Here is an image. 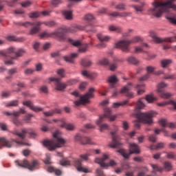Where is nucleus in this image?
Instances as JSON below:
<instances>
[{
	"label": "nucleus",
	"instance_id": "48",
	"mask_svg": "<svg viewBox=\"0 0 176 176\" xmlns=\"http://www.w3.org/2000/svg\"><path fill=\"white\" fill-rule=\"evenodd\" d=\"M151 166L152 167L154 173H156V171H163V168L159 166L157 164H151Z\"/></svg>",
	"mask_w": 176,
	"mask_h": 176
},
{
	"label": "nucleus",
	"instance_id": "31",
	"mask_svg": "<svg viewBox=\"0 0 176 176\" xmlns=\"http://www.w3.org/2000/svg\"><path fill=\"white\" fill-rule=\"evenodd\" d=\"M47 171L49 173H54L55 175L60 176L61 174H63V172L61 170L56 168L55 167L53 166H50L47 168Z\"/></svg>",
	"mask_w": 176,
	"mask_h": 176
},
{
	"label": "nucleus",
	"instance_id": "11",
	"mask_svg": "<svg viewBox=\"0 0 176 176\" xmlns=\"http://www.w3.org/2000/svg\"><path fill=\"white\" fill-rule=\"evenodd\" d=\"M105 118L109 119L110 122H113L116 118H118V116H112V111H111V109L106 108L104 109V114L99 118V119L96 121V124L100 126L101 123L104 122V119H105Z\"/></svg>",
	"mask_w": 176,
	"mask_h": 176
},
{
	"label": "nucleus",
	"instance_id": "28",
	"mask_svg": "<svg viewBox=\"0 0 176 176\" xmlns=\"http://www.w3.org/2000/svg\"><path fill=\"white\" fill-rule=\"evenodd\" d=\"M166 105H173L174 109H176V102L174 100H169L157 103L158 107H166Z\"/></svg>",
	"mask_w": 176,
	"mask_h": 176
},
{
	"label": "nucleus",
	"instance_id": "52",
	"mask_svg": "<svg viewBox=\"0 0 176 176\" xmlns=\"http://www.w3.org/2000/svg\"><path fill=\"white\" fill-rule=\"evenodd\" d=\"M134 52L136 54H138L140 53H148L147 52H145L144 51V50L142 49V47H134Z\"/></svg>",
	"mask_w": 176,
	"mask_h": 176
},
{
	"label": "nucleus",
	"instance_id": "23",
	"mask_svg": "<svg viewBox=\"0 0 176 176\" xmlns=\"http://www.w3.org/2000/svg\"><path fill=\"white\" fill-rule=\"evenodd\" d=\"M61 124L60 125V127L62 129H66V130H69L70 131H72L75 129V126L72 124H68L65 122V120L61 119L60 120Z\"/></svg>",
	"mask_w": 176,
	"mask_h": 176
},
{
	"label": "nucleus",
	"instance_id": "30",
	"mask_svg": "<svg viewBox=\"0 0 176 176\" xmlns=\"http://www.w3.org/2000/svg\"><path fill=\"white\" fill-rule=\"evenodd\" d=\"M83 30H85V28L84 27H82V26H80V25H73V26H72V27H70L68 30H67V31L69 32H72V33H74V32H78V31H83Z\"/></svg>",
	"mask_w": 176,
	"mask_h": 176
},
{
	"label": "nucleus",
	"instance_id": "14",
	"mask_svg": "<svg viewBox=\"0 0 176 176\" xmlns=\"http://www.w3.org/2000/svg\"><path fill=\"white\" fill-rule=\"evenodd\" d=\"M25 53H27V51L25 49H19L17 51H16L15 56L10 57V60H5L4 64L6 65H14V62H13V60H17V58L23 57Z\"/></svg>",
	"mask_w": 176,
	"mask_h": 176
},
{
	"label": "nucleus",
	"instance_id": "8",
	"mask_svg": "<svg viewBox=\"0 0 176 176\" xmlns=\"http://www.w3.org/2000/svg\"><path fill=\"white\" fill-rule=\"evenodd\" d=\"M15 164L18 166V167L28 168L30 171H34L39 167V162L37 160H33L30 163L27 160H16Z\"/></svg>",
	"mask_w": 176,
	"mask_h": 176
},
{
	"label": "nucleus",
	"instance_id": "56",
	"mask_svg": "<svg viewBox=\"0 0 176 176\" xmlns=\"http://www.w3.org/2000/svg\"><path fill=\"white\" fill-rule=\"evenodd\" d=\"M109 17H120V12H111L108 14Z\"/></svg>",
	"mask_w": 176,
	"mask_h": 176
},
{
	"label": "nucleus",
	"instance_id": "10",
	"mask_svg": "<svg viewBox=\"0 0 176 176\" xmlns=\"http://www.w3.org/2000/svg\"><path fill=\"white\" fill-rule=\"evenodd\" d=\"M67 32V30L65 29H58L54 32L49 33L47 32H43L40 34V38H50V36H56V38H59L60 41H65V34Z\"/></svg>",
	"mask_w": 176,
	"mask_h": 176
},
{
	"label": "nucleus",
	"instance_id": "7",
	"mask_svg": "<svg viewBox=\"0 0 176 176\" xmlns=\"http://www.w3.org/2000/svg\"><path fill=\"white\" fill-rule=\"evenodd\" d=\"M129 148V152L127 151V150H124L123 148L118 150L117 152L120 153V155H122V156H123L125 159H129V157H130V156L134 153H141V151H140V146H138V145H137L135 143H130Z\"/></svg>",
	"mask_w": 176,
	"mask_h": 176
},
{
	"label": "nucleus",
	"instance_id": "33",
	"mask_svg": "<svg viewBox=\"0 0 176 176\" xmlns=\"http://www.w3.org/2000/svg\"><path fill=\"white\" fill-rule=\"evenodd\" d=\"M80 65L85 67H91L93 62L90 60H87V58H82L81 59Z\"/></svg>",
	"mask_w": 176,
	"mask_h": 176
},
{
	"label": "nucleus",
	"instance_id": "25",
	"mask_svg": "<svg viewBox=\"0 0 176 176\" xmlns=\"http://www.w3.org/2000/svg\"><path fill=\"white\" fill-rule=\"evenodd\" d=\"M0 144H3L2 146H0V149H2L3 146H6V148H12V142H10L9 140L6 139L5 138H0Z\"/></svg>",
	"mask_w": 176,
	"mask_h": 176
},
{
	"label": "nucleus",
	"instance_id": "60",
	"mask_svg": "<svg viewBox=\"0 0 176 176\" xmlns=\"http://www.w3.org/2000/svg\"><path fill=\"white\" fill-rule=\"evenodd\" d=\"M108 129H109V125H108V124H102L100 125V131L101 132L108 130Z\"/></svg>",
	"mask_w": 176,
	"mask_h": 176
},
{
	"label": "nucleus",
	"instance_id": "53",
	"mask_svg": "<svg viewBox=\"0 0 176 176\" xmlns=\"http://www.w3.org/2000/svg\"><path fill=\"white\" fill-rule=\"evenodd\" d=\"M81 74L82 76H86V78H89V79H93V74L89 73L87 70H83Z\"/></svg>",
	"mask_w": 176,
	"mask_h": 176
},
{
	"label": "nucleus",
	"instance_id": "35",
	"mask_svg": "<svg viewBox=\"0 0 176 176\" xmlns=\"http://www.w3.org/2000/svg\"><path fill=\"white\" fill-rule=\"evenodd\" d=\"M168 85L164 82H160L157 86V93H160L161 91H164L163 89H165V87H167Z\"/></svg>",
	"mask_w": 176,
	"mask_h": 176
},
{
	"label": "nucleus",
	"instance_id": "50",
	"mask_svg": "<svg viewBox=\"0 0 176 176\" xmlns=\"http://www.w3.org/2000/svg\"><path fill=\"white\" fill-rule=\"evenodd\" d=\"M60 166L65 167V166H71V162L66 159H63L60 161Z\"/></svg>",
	"mask_w": 176,
	"mask_h": 176
},
{
	"label": "nucleus",
	"instance_id": "41",
	"mask_svg": "<svg viewBox=\"0 0 176 176\" xmlns=\"http://www.w3.org/2000/svg\"><path fill=\"white\" fill-rule=\"evenodd\" d=\"M127 61L128 63H130V64H133L135 65H136V64H138V63H140V61H138V60H137V58H135L134 56H130L127 58Z\"/></svg>",
	"mask_w": 176,
	"mask_h": 176
},
{
	"label": "nucleus",
	"instance_id": "9",
	"mask_svg": "<svg viewBox=\"0 0 176 176\" xmlns=\"http://www.w3.org/2000/svg\"><path fill=\"white\" fill-rule=\"evenodd\" d=\"M43 23L41 21L19 23V25H23L26 28H30L29 32L30 35H36V34H38L41 31V25Z\"/></svg>",
	"mask_w": 176,
	"mask_h": 176
},
{
	"label": "nucleus",
	"instance_id": "36",
	"mask_svg": "<svg viewBox=\"0 0 176 176\" xmlns=\"http://www.w3.org/2000/svg\"><path fill=\"white\" fill-rule=\"evenodd\" d=\"M144 5L145 4L144 3H142L141 6L133 5V6H132V8L134 9V10H135V12L137 13H142V12H144Z\"/></svg>",
	"mask_w": 176,
	"mask_h": 176
},
{
	"label": "nucleus",
	"instance_id": "58",
	"mask_svg": "<svg viewBox=\"0 0 176 176\" xmlns=\"http://www.w3.org/2000/svg\"><path fill=\"white\" fill-rule=\"evenodd\" d=\"M17 105H19V101H17V100H12L11 102H9L6 104V107H17Z\"/></svg>",
	"mask_w": 176,
	"mask_h": 176
},
{
	"label": "nucleus",
	"instance_id": "37",
	"mask_svg": "<svg viewBox=\"0 0 176 176\" xmlns=\"http://www.w3.org/2000/svg\"><path fill=\"white\" fill-rule=\"evenodd\" d=\"M97 38L100 42H108V41L111 39V37L109 36H104L102 34H98L97 35Z\"/></svg>",
	"mask_w": 176,
	"mask_h": 176
},
{
	"label": "nucleus",
	"instance_id": "55",
	"mask_svg": "<svg viewBox=\"0 0 176 176\" xmlns=\"http://www.w3.org/2000/svg\"><path fill=\"white\" fill-rule=\"evenodd\" d=\"M115 9H117V10H126V5L124 3L117 4L115 6Z\"/></svg>",
	"mask_w": 176,
	"mask_h": 176
},
{
	"label": "nucleus",
	"instance_id": "49",
	"mask_svg": "<svg viewBox=\"0 0 176 176\" xmlns=\"http://www.w3.org/2000/svg\"><path fill=\"white\" fill-rule=\"evenodd\" d=\"M129 102V100H125L121 103L119 102H114L113 104V108H119V107L123 106V105H126V104H127Z\"/></svg>",
	"mask_w": 176,
	"mask_h": 176
},
{
	"label": "nucleus",
	"instance_id": "38",
	"mask_svg": "<svg viewBox=\"0 0 176 176\" xmlns=\"http://www.w3.org/2000/svg\"><path fill=\"white\" fill-rule=\"evenodd\" d=\"M163 148H164V143L163 142L158 143L156 146H154V145L150 146V149L151 151H153L155 149H163Z\"/></svg>",
	"mask_w": 176,
	"mask_h": 176
},
{
	"label": "nucleus",
	"instance_id": "64",
	"mask_svg": "<svg viewBox=\"0 0 176 176\" xmlns=\"http://www.w3.org/2000/svg\"><path fill=\"white\" fill-rule=\"evenodd\" d=\"M96 176H107L101 168L96 169Z\"/></svg>",
	"mask_w": 176,
	"mask_h": 176
},
{
	"label": "nucleus",
	"instance_id": "19",
	"mask_svg": "<svg viewBox=\"0 0 176 176\" xmlns=\"http://www.w3.org/2000/svg\"><path fill=\"white\" fill-rule=\"evenodd\" d=\"M23 104L30 108L32 111H34V112H41L43 111V108L34 105V103L30 100L23 101Z\"/></svg>",
	"mask_w": 176,
	"mask_h": 176
},
{
	"label": "nucleus",
	"instance_id": "43",
	"mask_svg": "<svg viewBox=\"0 0 176 176\" xmlns=\"http://www.w3.org/2000/svg\"><path fill=\"white\" fill-rule=\"evenodd\" d=\"M5 115H6L7 116H14V118H19V116H20V112L19 111H13L12 113L6 111L5 113Z\"/></svg>",
	"mask_w": 176,
	"mask_h": 176
},
{
	"label": "nucleus",
	"instance_id": "13",
	"mask_svg": "<svg viewBox=\"0 0 176 176\" xmlns=\"http://www.w3.org/2000/svg\"><path fill=\"white\" fill-rule=\"evenodd\" d=\"M150 36L153 38L154 42L155 43H163V42H170V43H173L174 42H176V36L173 37H167L164 38H160L156 35V33L153 31L150 32Z\"/></svg>",
	"mask_w": 176,
	"mask_h": 176
},
{
	"label": "nucleus",
	"instance_id": "12",
	"mask_svg": "<svg viewBox=\"0 0 176 176\" xmlns=\"http://www.w3.org/2000/svg\"><path fill=\"white\" fill-rule=\"evenodd\" d=\"M109 156L108 155H103L102 158H96L95 163H97L98 164H100V167H102L103 168H108L109 166L111 167H113V166H116V162L114 160H110L109 163H105V160L108 159Z\"/></svg>",
	"mask_w": 176,
	"mask_h": 176
},
{
	"label": "nucleus",
	"instance_id": "17",
	"mask_svg": "<svg viewBox=\"0 0 176 176\" xmlns=\"http://www.w3.org/2000/svg\"><path fill=\"white\" fill-rule=\"evenodd\" d=\"M133 89V83L129 82L126 85L122 87L120 93L121 94H126V96L129 98H133L134 97V94L130 91Z\"/></svg>",
	"mask_w": 176,
	"mask_h": 176
},
{
	"label": "nucleus",
	"instance_id": "32",
	"mask_svg": "<svg viewBox=\"0 0 176 176\" xmlns=\"http://www.w3.org/2000/svg\"><path fill=\"white\" fill-rule=\"evenodd\" d=\"M65 39L62 41H68V42L71 43L73 46H75L76 47H80L82 45V43H80V41H74L72 38H67V34H65Z\"/></svg>",
	"mask_w": 176,
	"mask_h": 176
},
{
	"label": "nucleus",
	"instance_id": "22",
	"mask_svg": "<svg viewBox=\"0 0 176 176\" xmlns=\"http://www.w3.org/2000/svg\"><path fill=\"white\" fill-rule=\"evenodd\" d=\"M50 13L51 12H49V11H43L41 13L38 12H34L29 14V17L30 19H38V17L41 16V14H43V16H49Z\"/></svg>",
	"mask_w": 176,
	"mask_h": 176
},
{
	"label": "nucleus",
	"instance_id": "46",
	"mask_svg": "<svg viewBox=\"0 0 176 176\" xmlns=\"http://www.w3.org/2000/svg\"><path fill=\"white\" fill-rule=\"evenodd\" d=\"M118 77H116L115 75H113L109 78V83H111L113 85L118 83Z\"/></svg>",
	"mask_w": 176,
	"mask_h": 176
},
{
	"label": "nucleus",
	"instance_id": "45",
	"mask_svg": "<svg viewBox=\"0 0 176 176\" xmlns=\"http://www.w3.org/2000/svg\"><path fill=\"white\" fill-rule=\"evenodd\" d=\"M169 64H171V60L170 59H165L161 60V65L162 68H166V67H167V65H168Z\"/></svg>",
	"mask_w": 176,
	"mask_h": 176
},
{
	"label": "nucleus",
	"instance_id": "2",
	"mask_svg": "<svg viewBox=\"0 0 176 176\" xmlns=\"http://www.w3.org/2000/svg\"><path fill=\"white\" fill-rule=\"evenodd\" d=\"M157 115L156 111H150L148 113L139 112L136 114L138 121H135L134 126L135 129H140L141 127L140 123H144L145 124H152L153 123V118H155Z\"/></svg>",
	"mask_w": 176,
	"mask_h": 176
},
{
	"label": "nucleus",
	"instance_id": "51",
	"mask_svg": "<svg viewBox=\"0 0 176 176\" xmlns=\"http://www.w3.org/2000/svg\"><path fill=\"white\" fill-rule=\"evenodd\" d=\"M22 8H30L32 5V1L27 0L21 3Z\"/></svg>",
	"mask_w": 176,
	"mask_h": 176
},
{
	"label": "nucleus",
	"instance_id": "61",
	"mask_svg": "<svg viewBox=\"0 0 176 176\" xmlns=\"http://www.w3.org/2000/svg\"><path fill=\"white\" fill-rule=\"evenodd\" d=\"M51 3L53 6H58V5H61V3H63V0H52Z\"/></svg>",
	"mask_w": 176,
	"mask_h": 176
},
{
	"label": "nucleus",
	"instance_id": "3",
	"mask_svg": "<svg viewBox=\"0 0 176 176\" xmlns=\"http://www.w3.org/2000/svg\"><path fill=\"white\" fill-rule=\"evenodd\" d=\"M94 91H96V89L91 87L89 89L87 93L80 96L78 91H73L72 93V96H74V97H80L79 100L74 102V105L76 107H79V105H86V104H89L90 102V98H93V97H94Z\"/></svg>",
	"mask_w": 176,
	"mask_h": 176
},
{
	"label": "nucleus",
	"instance_id": "6",
	"mask_svg": "<svg viewBox=\"0 0 176 176\" xmlns=\"http://www.w3.org/2000/svg\"><path fill=\"white\" fill-rule=\"evenodd\" d=\"M90 156V153H87L85 154H82L79 155L80 159H74L73 162L76 167L77 170L81 173H90L89 169L87 167L83 166L82 163L83 162H87L89 160V157Z\"/></svg>",
	"mask_w": 176,
	"mask_h": 176
},
{
	"label": "nucleus",
	"instance_id": "21",
	"mask_svg": "<svg viewBox=\"0 0 176 176\" xmlns=\"http://www.w3.org/2000/svg\"><path fill=\"white\" fill-rule=\"evenodd\" d=\"M156 69V68L153 66H148L146 68V70L147 72V74L144 76H143L142 77H141L139 80L140 82H144V80H146L147 79H149V76H151L149 74H152V72H153Z\"/></svg>",
	"mask_w": 176,
	"mask_h": 176
},
{
	"label": "nucleus",
	"instance_id": "26",
	"mask_svg": "<svg viewBox=\"0 0 176 176\" xmlns=\"http://www.w3.org/2000/svg\"><path fill=\"white\" fill-rule=\"evenodd\" d=\"M108 30H109V31L117 32V34H120V33L123 32V28H122V27L115 26L113 25H109Z\"/></svg>",
	"mask_w": 176,
	"mask_h": 176
},
{
	"label": "nucleus",
	"instance_id": "15",
	"mask_svg": "<svg viewBox=\"0 0 176 176\" xmlns=\"http://www.w3.org/2000/svg\"><path fill=\"white\" fill-rule=\"evenodd\" d=\"M50 82H54L56 90L58 91H64L67 88V84L61 82V78H60L52 77L50 78Z\"/></svg>",
	"mask_w": 176,
	"mask_h": 176
},
{
	"label": "nucleus",
	"instance_id": "42",
	"mask_svg": "<svg viewBox=\"0 0 176 176\" xmlns=\"http://www.w3.org/2000/svg\"><path fill=\"white\" fill-rule=\"evenodd\" d=\"M164 167L166 171H171L173 170V164L170 162H165L164 164Z\"/></svg>",
	"mask_w": 176,
	"mask_h": 176
},
{
	"label": "nucleus",
	"instance_id": "59",
	"mask_svg": "<svg viewBox=\"0 0 176 176\" xmlns=\"http://www.w3.org/2000/svg\"><path fill=\"white\" fill-rule=\"evenodd\" d=\"M98 64L100 65H108V64H109V60H108L107 58H103L99 60Z\"/></svg>",
	"mask_w": 176,
	"mask_h": 176
},
{
	"label": "nucleus",
	"instance_id": "54",
	"mask_svg": "<svg viewBox=\"0 0 176 176\" xmlns=\"http://www.w3.org/2000/svg\"><path fill=\"white\" fill-rule=\"evenodd\" d=\"M78 52L80 53H86V52H87V44H81V46L78 49Z\"/></svg>",
	"mask_w": 176,
	"mask_h": 176
},
{
	"label": "nucleus",
	"instance_id": "18",
	"mask_svg": "<svg viewBox=\"0 0 176 176\" xmlns=\"http://www.w3.org/2000/svg\"><path fill=\"white\" fill-rule=\"evenodd\" d=\"M112 136V142L110 144L111 148H120L122 143H120L119 136L116 135V131L111 132Z\"/></svg>",
	"mask_w": 176,
	"mask_h": 176
},
{
	"label": "nucleus",
	"instance_id": "57",
	"mask_svg": "<svg viewBox=\"0 0 176 176\" xmlns=\"http://www.w3.org/2000/svg\"><path fill=\"white\" fill-rule=\"evenodd\" d=\"M44 163L45 164H52V157H50V154H46V157Z\"/></svg>",
	"mask_w": 176,
	"mask_h": 176
},
{
	"label": "nucleus",
	"instance_id": "1",
	"mask_svg": "<svg viewBox=\"0 0 176 176\" xmlns=\"http://www.w3.org/2000/svg\"><path fill=\"white\" fill-rule=\"evenodd\" d=\"M54 140H45L43 145L50 151H55L57 148H61L65 144V140L60 137V132L58 131L53 134Z\"/></svg>",
	"mask_w": 176,
	"mask_h": 176
},
{
	"label": "nucleus",
	"instance_id": "27",
	"mask_svg": "<svg viewBox=\"0 0 176 176\" xmlns=\"http://www.w3.org/2000/svg\"><path fill=\"white\" fill-rule=\"evenodd\" d=\"M78 57V54H72L67 56H63V60L66 61V63H70L71 64H73L74 60Z\"/></svg>",
	"mask_w": 176,
	"mask_h": 176
},
{
	"label": "nucleus",
	"instance_id": "63",
	"mask_svg": "<svg viewBox=\"0 0 176 176\" xmlns=\"http://www.w3.org/2000/svg\"><path fill=\"white\" fill-rule=\"evenodd\" d=\"M110 71H115L118 68V64L111 63L109 65Z\"/></svg>",
	"mask_w": 176,
	"mask_h": 176
},
{
	"label": "nucleus",
	"instance_id": "47",
	"mask_svg": "<svg viewBox=\"0 0 176 176\" xmlns=\"http://www.w3.org/2000/svg\"><path fill=\"white\" fill-rule=\"evenodd\" d=\"M18 72H19V71L17 70L16 67L10 69L7 71L8 75H10L11 76H12V75H14V74H17Z\"/></svg>",
	"mask_w": 176,
	"mask_h": 176
},
{
	"label": "nucleus",
	"instance_id": "24",
	"mask_svg": "<svg viewBox=\"0 0 176 176\" xmlns=\"http://www.w3.org/2000/svg\"><path fill=\"white\" fill-rule=\"evenodd\" d=\"M160 124L162 127H168L169 129H175V124L173 122H168L166 120L162 119L160 120Z\"/></svg>",
	"mask_w": 176,
	"mask_h": 176
},
{
	"label": "nucleus",
	"instance_id": "44",
	"mask_svg": "<svg viewBox=\"0 0 176 176\" xmlns=\"http://www.w3.org/2000/svg\"><path fill=\"white\" fill-rule=\"evenodd\" d=\"M6 51L8 57H10V54H12V53H14V54H16V48L14 47H10L8 50H6Z\"/></svg>",
	"mask_w": 176,
	"mask_h": 176
},
{
	"label": "nucleus",
	"instance_id": "34",
	"mask_svg": "<svg viewBox=\"0 0 176 176\" xmlns=\"http://www.w3.org/2000/svg\"><path fill=\"white\" fill-rule=\"evenodd\" d=\"M158 94L161 98H164V100L167 98H170L173 94L169 92H166V91H161V92H158Z\"/></svg>",
	"mask_w": 176,
	"mask_h": 176
},
{
	"label": "nucleus",
	"instance_id": "40",
	"mask_svg": "<svg viewBox=\"0 0 176 176\" xmlns=\"http://www.w3.org/2000/svg\"><path fill=\"white\" fill-rule=\"evenodd\" d=\"M0 57H2L3 58H4V61H9L10 60L8 59V58H9V57L8 56L6 50H3L0 51Z\"/></svg>",
	"mask_w": 176,
	"mask_h": 176
},
{
	"label": "nucleus",
	"instance_id": "20",
	"mask_svg": "<svg viewBox=\"0 0 176 176\" xmlns=\"http://www.w3.org/2000/svg\"><path fill=\"white\" fill-rule=\"evenodd\" d=\"M74 140L77 142H80V144H82V145H86L87 144H91V139H90V138L82 137L79 134H77L74 137Z\"/></svg>",
	"mask_w": 176,
	"mask_h": 176
},
{
	"label": "nucleus",
	"instance_id": "16",
	"mask_svg": "<svg viewBox=\"0 0 176 176\" xmlns=\"http://www.w3.org/2000/svg\"><path fill=\"white\" fill-rule=\"evenodd\" d=\"M147 101V102H149L150 104L153 102V101H157V98L153 97L152 95H147L145 98H140L137 104L136 108L137 109H142L145 107V104H144V101Z\"/></svg>",
	"mask_w": 176,
	"mask_h": 176
},
{
	"label": "nucleus",
	"instance_id": "5",
	"mask_svg": "<svg viewBox=\"0 0 176 176\" xmlns=\"http://www.w3.org/2000/svg\"><path fill=\"white\" fill-rule=\"evenodd\" d=\"M139 42H142V38L141 36H135L130 40H122L116 43V47L120 49L124 53H129L130 52V45Z\"/></svg>",
	"mask_w": 176,
	"mask_h": 176
},
{
	"label": "nucleus",
	"instance_id": "4",
	"mask_svg": "<svg viewBox=\"0 0 176 176\" xmlns=\"http://www.w3.org/2000/svg\"><path fill=\"white\" fill-rule=\"evenodd\" d=\"M14 135H17L19 137V139H12V142H16L17 145H27L28 146H30L31 144L27 143L25 142V137L27 134H30V137H35L36 135V133L35 132H30V129H23L20 132L15 131L14 132Z\"/></svg>",
	"mask_w": 176,
	"mask_h": 176
},
{
	"label": "nucleus",
	"instance_id": "39",
	"mask_svg": "<svg viewBox=\"0 0 176 176\" xmlns=\"http://www.w3.org/2000/svg\"><path fill=\"white\" fill-rule=\"evenodd\" d=\"M63 15L66 20H72V11L65 10L63 12Z\"/></svg>",
	"mask_w": 176,
	"mask_h": 176
},
{
	"label": "nucleus",
	"instance_id": "62",
	"mask_svg": "<svg viewBox=\"0 0 176 176\" xmlns=\"http://www.w3.org/2000/svg\"><path fill=\"white\" fill-rule=\"evenodd\" d=\"M167 20L171 23L174 24V25H176V19L171 16H166Z\"/></svg>",
	"mask_w": 176,
	"mask_h": 176
},
{
	"label": "nucleus",
	"instance_id": "29",
	"mask_svg": "<svg viewBox=\"0 0 176 176\" xmlns=\"http://www.w3.org/2000/svg\"><path fill=\"white\" fill-rule=\"evenodd\" d=\"M56 113H61V109H55L54 110H50V111L43 112V115H45V116H53L54 115H56Z\"/></svg>",
	"mask_w": 176,
	"mask_h": 176
}]
</instances>
